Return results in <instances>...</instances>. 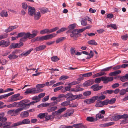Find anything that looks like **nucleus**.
Wrapping results in <instances>:
<instances>
[{"label":"nucleus","instance_id":"nucleus-1","mask_svg":"<svg viewBox=\"0 0 128 128\" xmlns=\"http://www.w3.org/2000/svg\"><path fill=\"white\" fill-rule=\"evenodd\" d=\"M76 26V24H73L68 26V28L69 30L66 33L70 34V36L71 37H77L78 36V34L80 32V29H74Z\"/></svg>","mask_w":128,"mask_h":128},{"label":"nucleus","instance_id":"nucleus-2","mask_svg":"<svg viewBox=\"0 0 128 128\" xmlns=\"http://www.w3.org/2000/svg\"><path fill=\"white\" fill-rule=\"evenodd\" d=\"M30 121L28 119H25L23 120L22 121H19L13 124H12V126H16L22 124H29Z\"/></svg>","mask_w":128,"mask_h":128},{"label":"nucleus","instance_id":"nucleus-3","mask_svg":"<svg viewBox=\"0 0 128 128\" xmlns=\"http://www.w3.org/2000/svg\"><path fill=\"white\" fill-rule=\"evenodd\" d=\"M78 95H73L71 93H68L65 95V98L68 101L73 100L78 98Z\"/></svg>","mask_w":128,"mask_h":128},{"label":"nucleus","instance_id":"nucleus-4","mask_svg":"<svg viewBox=\"0 0 128 128\" xmlns=\"http://www.w3.org/2000/svg\"><path fill=\"white\" fill-rule=\"evenodd\" d=\"M97 97L96 96H94L90 99H87L84 101V103L90 104L94 102L97 100Z\"/></svg>","mask_w":128,"mask_h":128},{"label":"nucleus","instance_id":"nucleus-5","mask_svg":"<svg viewBox=\"0 0 128 128\" xmlns=\"http://www.w3.org/2000/svg\"><path fill=\"white\" fill-rule=\"evenodd\" d=\"M17 52V50L14 51L8 56V58L10 60H14L17 58L18 56L15 54Z\"/></svg>","mask_w":128,"mask_h":128},{"label":"nucleus","instance_id":"nucleus-6","mask_svg":"<svg viewBox=\"0 0 128 128\" xmlns=\"http://www.w3.org/2000/svg\"><path fill=\"white\" fill-rule=\"evenodd\" d=\"M102 81H104V84H107L108 82L112 81L113 79V77H107L106 76L101 77Z\"/></svg>","mask_w":128,"mask_h":128},{"label":"nucleus","instance_id":"nucleus-7","mask_svg":"<svg viewBox=\"0 0 128 128\" xmlns=\"http://www.w3.org/2000/svg\"><path fill=\"white\" fill-rule=\"evenodd\" d=\"M20 95V94L18 93L12 96H10V102H13L19 100L20 98L18 96Z\"/></svg>","mask_w":128,"mask_h":128},{"label":"nucleus","instance_id":"nucleus-8","mask_svg":"<svg viewBox=\"0 0 128 128\" xmlns=\"http://www.w3.org/2000/svg\"><path fill=\"white\" fill-rule=\"evenodd\" d=\"M36 89L35 88H28L27 89L25 92L24 93L26 94H36Z\"/></svg>","mask_w":128,"mask_h":128},{"label":"nucleus","instance_id":"nucleus-9","mask_svg":"<svg viewBox=\"0 0 128 128\" xmlns=\"http://www.w3.org/2000/svg\"><path fill=\"white\" fill-rule=\"evenodd\" d=\"M103 87V86H99L98 84L93 85L90 87V88L92 89L94 91H96L100 90Z\"/></svg>","mask_w":128,"mask_h":128},{"label":"nucleus","instance_id":"nucleus-10","mask_svg":"<svg viewBox=\"0 0 128 128\" xmlns=\"http://www.w3.org/2000/svg\"><path fill=\"white\" fill-rule=\"evenodd\" d=\"M22 109L20 108H18L16 110H10L8 111V113H12L14 114H15V115H17L18 114L20 113V112L22 111Z\"/></svg>","mask_w":128,"mask_h":128},{"label":"nucleus","instance_id":"nucleus-11","mask_svg":"<svg viewBox=\"0 0 128 128\" xmlns=\"http://www.w3.org/2000/svg\"><path fill=\"white\" fill-rule=\"evenodd\" d=\"M66 109V108L65 107L62 108L57 111L52 112V114L53 116H56L58 114H61L62 112L65 110Z\"/></svg>","mask_w":128,"mask_h":128},{"label":"nucleus","instance_id":"nucleus-12","mask_svg":"<svg viewBox=\"0 0 128 128\" xmlns=\"http://www.w3.org/2000/svg\"><path fill=\"white\" fill-rule=\"evenodd\" d=\"M94 80H90L84 82L82 86L84 87H86L90 86L94 83Z\"/></svg>","mask_w":128,"mask_h":128},{"label":"nucleus","instance_id":"nucleus-13","mask_svg":"<svg viewBox=\"0 0 128 128\" xmlns=\"http://www.w3.org/2000/svg\"><path fill=\"white\" fill-rule=\"evenodd\" d=\"M46 47V46L45 45H41L36 47L34 49V52H36L42 50L44 49Z\"/></svg>","mask_w":128,"mask_h":128},{"label":"nucleus","instance_id":"nucleus-14","mask_svg":"<svg viewBox=\"0 0 128 128\" xmlns=\"http://www.w3.org/2000/svg\"><path fill=\"white\" fill-rule=\"evenodd\" d=\"M10 44V42H6L4 40L0 41V46H3V47H7Z\"/></svg>","mask_w":128,"mask_h":128},{"label":"nucleus","instance_id":"nucleus-15","mask_svg":"<svg viewBox=\"0 0 128 128\" xmlns=\"http://www.w3.org/2000/svg\"><path fill=\"white\" fill-rule=\"evenodd\" d=\"M34 15V18L35 20H38L41 17L40 13L39 12H35Z\"/></svg>","mask_w":128,"mask_h":128},{"label":"nucleus","instance_id":"nucleus-16","mask_svg":"<svg viewBox=\"0 0 128 128\" xmlns=\"http://www.w3.org/2000/svg\"><path fill=\"white\" fill-rule=\"evenodd\" d=\"M106 73L104 72H100L96 73L92 76L93 78H95L101 76L103 75H106Z\"/></svg>","mask_w":128,"mask_h":128},{"label":"nucleus","instance_id":"nucleus-17","mask_svg":"<svg viewBox=\"0 0 128 128\" xmlns=\"http://www.w3.org/2000/svg\"><path fill=\"white\" fill-rule=\"evenodd\" d=\"M35 12V8H28V14L30 15L33 16Z\"/></svg>","mask_w":128,"mask_h":128},{"label":"nucleus","instance_id":"nucleus-18","mask_svg":"<svg viewBox=\"0 0 128 128\" xmlns=\"http://www.w3.org/2000/svg\"><path fill=\"white\" fill-rule=\"evenodd\" d=\"M29 114L28 111H24L22 112L20 114V116L21 117L26 118L28 116Z\"/></svg>","mask_w":128,"mask_h":128},{"label":"nucleus","instance_id":"nucleus-19","mask_svg":"<svg viewBox=\"0 0 128 128\" xmlns=\"http://www.w3.org/2000/svg\"><path fill=\"white\" fill-rule=\"evenodd\" d=\"M4 113H0V121L5 122L7 120V118L4 117Z\"/></svg>","mask_w":128,"mask_h":128},{"label":"nucleus","instance_id":"nucleus-20","mask_svg":"<svg viewBox=\"0 0 128 128\" xmlns=\"http://www.w3.org/2000/svg\"><path fill=\"white\" fill-rule=\"evenodd\" d=\"M33 50V48H32L29 50H28L27 52H24L22 53L20 55L21 56H27Z\"/></svg>","mask_w":128,"mask_h":128},{"label":"nucleus","instance_id":"nucleus-21","mask_svg":"<svg viewBox=\"0 0 128 128\" xmlns=\"http://www.w3.org/2000/svg\"><path fill=\"white\" fill-rule=\"evenodd\" d=\"M40 33L43 34H49L50 33V29H46L41 31Z\"/></svg>","mask_w":128,"mask_h":128},{"label":"nucleus","instance_id":"nucleus-22","mask_svg":"<svg viewBox=\"0 0 128 128\" xmlns=\"http://www.w3.org/2000/svg\"><path fill=\"white\" fill-rule=\"evenodd\" d=\"M57 108L56 106H54L48 108L47 109V111L49 112H50L56 110Z\"/></svg>","mask_w":128,"mask_h":128},{"label":"nucleus","instance_id":"nucleus-23","mask_svg":"<svg viewBox=\"0 0 128 128\" xmlns=\"http://www.w3.org/2000/svg\"><path fill=\"white\" fill-rule=\"evenodd\" d=\"M18 44L15 43H12L11 44L10 46L9 47V48L10 49H11L12 48H15L18 47Z\"/></svg>","mask_w":128,"mask_h":128},{"label":"nucleus","instance_id":"nucleus-24","mask_svg":"<svg viewBox=\"0 0 128 128\" xmlns=\"http://www.w3.org/2000/svg\"><path fill=\"white\" fill-rule=\"evenodd\" d=\"M28 38L29 39H31L33 38L36 36V34H34L33 33L31 34L29 32H28L26 33Z\"/></svg>","mask_w":128,"mask_h":128},{"label":"nucleus","instance_id":"nucleus-25","mask_svg":"<svg viewBox=\"0 0 128 128\" xmlns=\"http://www.w3.org/2000/svg\"><path fill=\"white\" fill-rule=\"evenodd\" d=\"M86 120L90 122H95L97 120V118L91 117H88L86 118Z\"/></svg>","mask_w":128,"mask_h":128},{"label":"nucleus","instance_id":"nucleus-26","mask_svg":"<svg viewBox=\"0 0 128 128\" xmlns=\"http://www.w3.org/2000/svg\"><path fill=\"white\" fill-rule=\"evenodd\" d=\"M48 115V113L45 112L44 113H40V114L38 116L40 119H42L45 117V116Z\"/></svg>","mask_w":128,"mask_h":128},{"label":"nucleus","instance_id":"nucleus-27","mask_svg":"<svg viewBox=\"0 0 128 128\" xmlns=\"http://www.w3.org/2000/svg\"><path fill=\"white\" fill-rule=\"evenodd\" d=\"M18 104V102H14L12 104L8 105L7 107L8 108L14 107L17 106Z\"/></svg>","mask_w":128,"mask_h":128},{"label":"nucleus","instance_id":"nucleus-28","mask_svg":"<svg viewBox=\"0 0 128 128\" xmlns=\"http://www.w3.org/2000/svg\"><path fill=\"white\" fill-rule=\"evenodd\" d=\"M30 107V106L28 104L25 103L24 104L22 105V106H21L20 108L22 109V110L24 109H26L29 108Z\"/></svg>","mask_w":128,"mask_h":128},{"label":"nucleus","instance_id":"nucleus-29","mask_svg":"<svg viewBox=\"0 0 128 128\" xmlns=\"http://www.w3.org/2000/svg\"><path fill=\"white\" fill-rule=\"evenodd\" d=\"M120 80L122 82H124L128 81V79L126 74L125 76H122L120 77Z\"/></svg>","mask_w":128,"mask_h":128},{"label":"nucleus","instance_id":"nucleus-30","mask_svg":"<svg viewBox=\"0 0 128 128\" xmlns=\"http://www.w3.org/2000/svg\"><path fill=\"white\" fill-rule=\"evenodd\" d=\"M29 102V100H23L18 102V105L20 106V107L22 106V105L24 104L25 103Z\"/></svg>","mask_w":128,"mask_h":128},{"label":"nucleus","instance_id":"nucleus-31","mask_svg":"<svg viewBox=\"0 0 128 128\" xmlns=\"http://www.w3.org/2000/svg\"><path fill=\"white\" fill-rule=\"evenodd\" d=\"M88 43L89 44L92 45H96L98 44L97 42L94 40H91L88 41Z\"/></svg>","mask_w":128,"mask_h":128},{"label":"nucleus","instance_id":"nucleus-32","mask_svg":"<svg viewBox=\"0 0 128 128\" xmlns=\"http://www.w3.org/2000/svg\"><path fill=\"white\" fill-rule=\"evenodd\" d=\"M127 88L125 89H122L121 90L120 92V95H123L125 94L126 92H128V90Z\"/></svg>","mask_w":128,"mask_h":128},{"label":"nucleus","instance_id":"nucleus-33","mask_svg":"<svg viewBox=\"0 0 128 128\" xmlns=\"http://www.w3.org/2000/svg\"><path fill=\"white\" fill-rule=\"evenodd\" d=\"M0 16L2 17L5 16L7 17L8 16V14L6 10H2L0 13Z\"/></svg>","mask_w":128,"mask_h":128},{"label":"nucleus","instance_id":"nucleus-34","mask_svg":"<svg viewBox=\"0 0 128 128\" xmlns=\"http://www.w3.org/2000/svg\"><path fill=\"white\" fill-rule=\"evenodd\" d=\"M113 93V90H106L103 92L102 94H104L108 93L109 94H111Z\"/></svg>","mask_w":128,"mask_h":128},{"label":"nucleus","instance_id":"nucleus-35","mask_svg":"<svg viewBox=\"0 0 128 128\" xmlns=\"http://www.w3.org/2000/svg\"><path fill=\"white\" fill-rule=\"evenodd\" d=\"M73 114V111H69L66 114H64V117L68 116H72Z\"/></svg>","mask_w":128,"mask_h":128},{"label":"nucleus","instance_id":"nucleus-36","mask_svg":"<svg viewBox=\"0 0 128 128\" xmlns=\"http://www.w3.org/2000/svg\"><path fill=\"white\" fill-rule=\"evenodd\" d=\"M70 101L68 100L67 101H65L62 103L61 105L62 106H64L70 104Z\"/></svg>","mask_w":128,"mask_h":128},{"label":"nucleus","instance_id":"nucleus-37","mask_svg":"<svg viewBox=\"0 0 128 128\" xmlns=\"http://www.w3.org/2000/svg\"><path fill=\"white\" fill-rule=\"evenodd\" d=\"M45 86V84H39L36 85V88H41L44 87Z\"/></svg>","mask_w":128,"mask_h":128},{"label":"nucleus","instance_id":"nucleus-38","mask_svg":"<svg viewBox=\"0 0 128 128\" xmlns=\"http://www.w3.org/2000/svg\"><path fill=\"white\" fill-rule=\"evenodd\" d=\"M56 34L53 33L47 35L48 40L51 39L52 38L55 37L56 36Z\"/></svg>","mask_w":128,"mask_h":128},{"label":"nucleus","instance_id":"nucleus-39","mask_svg":"<svg viewBox=\"0 0 128 128\" xmlns=\"http://www.w3.org/2000/svg\"><path fill=\"white\" fill-rule=\"evenodd\" d=\"M114 121H117L121 119L120 115L114 116L112 117Z\"/></svg>","mask_w":128,"mask_h":128},{"label":"nucleus","instance_id":"nucleus-40","mask_svg":"<svg viewBox=\"0 0 128 128\" xmlns=\"http://www.w3.org/2000/svg\"><path fill=\"white\" fill-rule=\"evenodd\" d=\"M94 55V54L92 51L91 50L90 51V53L89 54L88 56L86 58V59H88L90 58H92L93 56Z\"/></svg>","mask_w":128,"mask_h":128},{"label":"nucleus","instance_id":"nucleus-41","mask_svg":"<svg viewBox=\"0 0 128 128\" xmlns=\"http://www.w3.org/2000/svg\"><path fill=\"white\" fill-rule=\"evenodd\" d=\"M51 60L52 61L55 62L58 61L59 60V59L57 56H54L51 58Z\"/></svg>","mask_w":128,"mask_h":128},{"label":"nucleus","instance_id":"nucleus-42","mask_svg":"<svg viewBox=\"0 0 128 128\" xmlns=\"http://www.w3.org/2000/svg\"><path fill=\"white\" fill-rule=\"evenodd\" d=\"M67 30V28H62L58 30L56 32L57 34H58L60 32H63Z\"/></svg>","mask_w":128,"mask_h":128},{"label":"nucleus","instance_id":"nucleus-43","mask_svg":"<svg viewBox=\"0 0 128 128\" xmlns=\"http://www.w3.org/2000/svg\"><path fill=\"white\" fill-rule=\"evenodd\" d=\"M40 10L41 11L42 13L43 14H45L49 11L48 8H41V9Z\"/></svg>","mask_w":128,"mask_h":128},{"label":"nucleus","instance_id":"nucleus-44","mask_svg":"<svg viewBox=\"0 0 128 128\" xmlns=\"http://www.w3.org/2000/svg\"><path fill=\"white\" fill-rule=\"evenodd\" d=\"M27 38L28 37L26 34L24 36L20 39V42H25Z\"/></svg>","mask_w":128,"mask_h":128},{"label":"nucleus","instance_id":"nucleus-45","mask_svg":"<svg viewBox=\"0 0 128 128\" xmlns=\"http://www.w3.org/2000/svg\"><path fill=\"white\" fill-rule=\"evenodd\" d=\"M22 8H27L28 7V8H34L33 7L32 8L29 6L28 7L27 4L26 2L22 3Z\"/></svg>","mask_w":128,"mask_h":128},{"label":"nucleus","instance_id":"nucleus-46","mask_svg":"<svg viewBox=\"0 0 128 128\" xmlns=\"http://www.w3.org/2000/svg\"><path fill=\"white\" fill-rule=\"evenodd\" d=\"M92 75V72H88L87 73L84 74L82 75V76L84 77H88L91 76Z\"/></svg>","mask_w":128,"mask_h":128},{"label":"nucleus","instance_id":"nucleus-47","mask_svg":"<svg viewBox=\"0 0 128 128\" xmlns=\"http://www.w3.org/2000/svg\"><path fill=\"white\" fill-rule=\"evenodd\" d=\"M116 100V98H112L110 100L108 99V104H112L114 103Z\"/></svg>","mask_w":128,"mask_h":128},{"label":"nucleus","instance_id":"nucleus-48","mask_svg":"<svg viewBox=\"0 0 128 128\" xmlns=\"http://www.w3.org/2000/svg\"><path fill=\"white\" fill-rule=\"evenodd\" d=\"M66 39L65 37H61L57 39L56 41V44H58L60 42Z\"/></svg>","mask_w":128,"mask_h":128},{"label":"nucleus","instance_id":"nucleus-49","mask_svg":"<svg viewBox=\"0 0 128 128\" xmlns=\"http://www.w3.org/2000/svg\"><path fill=\"white\" fill-rule=\"evenodd\" d=\"M68 76H66L63 75L61 76L59 80H65L68 78Z\"/></svg>","mask_w":128,"mask_h":128},{"label":"nucleus","instance_id":"nucleus-50","mask_svg":"<svg viewBox=\"0 0 128 128\" xmlns=\"http://www.w3.org/2000/svg\"><path fill=\"white\" fill-rule=\"evenodd\" d=\"M96 106L97 107H102L103 106L102 101H99L96 103Z\"/></svg>","mask_w":128,"mask_h":128},{"label":"nucleus","instance_id":"nucleus-51","mask_svg":"<svg viewBox=\"0 0 128 128\" xmlns=\"http://www.w3.org/2000/svg\"><path fill=\"white\" fill-rule=\"evenodd\" d=\"M101 80L102 79L101 77L97 78L95 79L94 82L96 84H99Z\"/></svg>","mask_w":128,"mask_h":128},{"label":"nucleus","instance_id":"nucleus-52","mask_svg":"<svg viewBox=\"0 0 128 128\" xmlns=\"http://www.w3.org/2000/svg\"><path fill=\"white\" fill-rule=\"evenodd\" d=\"M14 94V92H10L8 94L3 95L4 98H6L8 96H9L10 95H12Z\"/></svg>","mask_w":128,"mask_h":128},{"label":"nucleus","instance_id":"nucleus-53","mask_svg":"<svg viewBox=\"0 0 128 128\" xmlns=\"http://www.w3.org/2000/svg\"><path fill=\"white\" fill-rule=\"evenodd\" d=\"M70 91L71 92H78L80 91V86L78 88H72L70 90Z\"/></svg>","mask_w":128,"mask_h":128},{"label":"nucleus","instance_id":"nucleus-54","mask_svg":"<svg viewBox=\"0 0 128 128\" xmlns=\"http://www.w3.org/2000/svg\"><path fill=\"white\" fill-rule=\"evenodd\" d=\"M91 94L90 91L85 92L83 93V94L84 96H87L90 95Z\"/></svg>","mask_w":128,"mask_h":128},{"label":"nucleus","instance_id":"nucleus-55","mask_svg":"<svg viewBox=\"0 0 128 128\" xmlns=\"http://www.w3.org/2000/svg\"><path fill=\"white\" fill-rule=\"evenodd\" d=\"M81 24L82 25L86 26L87 25L86 20L84 19H82L81 22Z\"/></svg>","mask_w":128,"mask_h":128},{"label":"nucleus","instance_id":"nucleus-56","mask_svg":"<svg viewBox=\"0 0 128 128\" xmlns=\"http://www.w3.org/2000/svg\"><path fill=\"white\" fill-rule=\"evenodd\" d=\"M36 40L37 41H43L44 40V36H42L41 37H37L36 38Z\"/></svg>","mask_w":128,"mask_h":128},{"label":"nucleus","instance_id":"nucleus-57","mask_svg":"<svg viewBox=\"0 0 128 128\" xmlns=\"http://www.w3.org/2000/svg\"><path fill=\"white\" fill-rule=\"evenodd\" d=\"M96 118H97V120L98 118L99 119H102L103 118H104V116L100 114H97L96 115Z\"/></svg>","mask_w":128,"mask_h":128},{"label":"nucleus","instance_id":"nucleus-58","mask_svg":"<svg viewBox=\"0 0 128 128\" xmlns=\"http://www.w3.org/2000/svg\"><path fill=\"white\" fill-rule=\"evenodd\" d=\"M58 102H59V101H58V100H57L53 102L50 103H49L50 106H54L56 105L57 104Z\"/></svg>","mask_w":128,"mask_h":128},{"label":"nucleus","instance_id":"nucleus-59","mask_svg":"<svg viewBox=\"0 0 128 128\" xmlns=\"http://www.w3.org/2000/svg\"><path fill=\"white\" fill-rule=\"evenodd\" d=\"M112 66L108 67L106 68H105L102 69L101 70V72H104V71L106 72V71H107L109 70H110L112 68Z\"/></svg>","mask_w":128,"mask_h":128},{"label":"nucleus","instance_id":"nucleus-60","mask_svg":"<svg viewBox=\"0 0 128 128\" xmlns=\"http://www.w3.org/2000/svg\"><path fill=\"white\" fill-rule=\"evenodd\" d=\"M79 83V82L76 81H73L69 83L68 85V86H72L75 85Z\"/></svg>","mask_w":128,"mask_h":128},{"label":"nucleus","instance_id":"nucleus-61","mask_svg":"<svg viewBox=\"0 0 128 128\" xmlns=\"http://www.w3.org/2000/svg\"><path fill=\"white\" fill-rule=\"evenodd\" d=\"M70 50L71 55L73 56L75 52V48L72 47L70 48Z\"/></svg>","mask_w":128,"mask_h":128},{"label":"nucleus","instance_id":"nucleus-62","mask_svg":"<svg viewBox=\"0 0 128 128\" xmlns=\"http://www.w3.org/2000/svg\"><path fill=\"white\" fill-rule=\"evenodd\" d=\"M97 97V99L100 100H104L105 99L106 97L104 95H102L100 96H96Z\"/></svg>","mask_w":128,"mask_h":128},{"label":"nucleus","instance_id":"nucleus-63","mask_svg":"<svg viewBox=\"0 0 128 128\" xmlns=\"http://www.w3.org/2000/svg\"><path fill=\"white\" fill-rule=\"evenodd\" d=\"M59 29V27L57 26L55 28L51 29H50V33L52 32H55Z\"/></svg>","mask_w":128,"mask_h":128},{"label":"nucleus","instance_id":"nucleus-64","mask_svg":"<svg viewBox=\"0 0 128 128\" xmlns=\"http://www.w3.org/2000/svg\"><path fill=\"white\" fill-rule=\"evenodd\" d=\"M103 106L104 105H107L108 104V99L106 100L103 101H102Z\"/></svg>","mask_w":128,"mask_h":128}]
</instances>
